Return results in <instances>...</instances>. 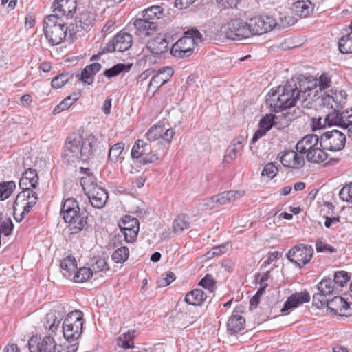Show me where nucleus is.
Here are the masks:
<instances>
[{"label": "nucleus", "mask_w": 352, "mask_h": 352, "mask_svg": "<svg viewBox=\"0 0 352 352\" xmlns=\"http://www.w3.org/2000/svg\"><path fill=\"white\" fill-rule=\"evenodd\" d=\"M163 9L160 6H154L146 9L144 12L143 16L146 19L155 21L162 17Z\"/></svg>", "instance_id": "nucleus-42"}, {"label": "nucleus", "mask_w": 352, "mask_h": 352, "mask_svg": "<svg viewBox=\"0 0 352 352\" xmlns=\"http://www.w3.org/2000/svg\"><path fill=\"white\" fill-rule=\"evenodd\" d=\"M185 34L191 40L194 45L204 41L202 34L197 29H190L185 32Z\"/></svg>", "instance_id": "nucleus-61"}, {"label": "nucleus", "mask_w": 352, "mask_h": 352, "mask_svg": "<svg viewBox=\"0 0 352 352\" xmlns=\"http://www.w3.org/2000/svg\"><path fill=\"white\" fill-rule=\"evenodd\" d=\"M314 5L309 0H298L292 7V13L301 18H305L314 11Z\"/></svg>", "instance_id": "nucleus-28"}, {"label": "nucleus", "mask_w": 352, "mask_h": 352, "mask_svg": "<svg viewBox=\"0 0 352 352\" xmlns=\"http://www.w3.org/2000/svg\"><path fill=\"white\" fill-rule=\"evenodd\" d=\"M194 48L192 40L185 34L172 46L170 53L176 58H186L192 54Z\"/></svg>", "instance_id": "nucleus-14"}, {"label": "nucleus", "mask_w": 352, "mask_h": 352, "mask_svg": "<svg viewBox=\"0 0 352 352\" xmlns=\"http://www.w3.org/2000/svg\"><path fill=\"white\" fill-rule=\"evenodd\" d=\"M95 17L94 14L89 11H83L75 20V23L69 26V36L73 38L80 31H89L94 24Z\"/></svg>", "instance_id": "nucleus-11"}, {"label": "nucleus", "mask_w": 352, "mask_h": 352, "mask_svg": "<svg viewBox=\"0 0 352 352\" xmlns=\"http://www.w3.org/2000/svg\"><path fill=\"white\" fill-rule=\"evenodd\" d=\"M66 313L65 307L61 304H57L46 314L44 327L45 329L54 333Z\"/></svg>", "instance_id": "nucleus-13"}, {"label": "nucleus", "mask_w": 352, "mask_h": 352, "mask_svg": "<svg viewBox=\"0 0 352 352\" xmlns=\"http://www.w3.org/2000/svg\"><path fill=\"white\" fill-rule=\"evenodd\" d=\"M55 14L72 16L77 8L76 0H55L53 3Z\"/></svg>", "instance_id": "nucleus-21"}, {"label": "nucleus", "mask_w": 352, "mask_h": 352, "mask_svg": "<svg viewBox=\"0 0 352 352\" xmlns=\"http://www.w3.org/2000/svg\"><path fill=\"white\" fill-rule=\"evenodd\" d=\"M199 285L206 289L210 293H212L215 288V282L212 276L207 274L203 278L199 283Z\"/></svg>", "instance_id": "nucleus-58"}, {"label": "nucleus", "mask_w": 352, "mask_h": 352, "mask_svg": "<svg viewBox=\"0 0 352 352\" xmlns=\"http://www.w3.org/2000/svg\"><path fill=\"white\" fill-rule=\"evenodd\" d=\"M151 144H147L142 140H138L133 145L131 150V157L140 160L142 158L145 153L149 151Z\"/></svg>", "instance_id": "nucleus-34"}, {"label": "nucleus", "mask_w": 352, "mask_h": 352, "mask_svg": "<svg viewBox=\"0 0 352 352\" xmlns=\"http://www.w3.org/2000/svg\"><path fill=\"white\" fill-rule=\"evenodd\" d=\"M124 236V240L126 243H132L136 240L139 228H132L126 230H121Z\"/></svg>", "instance_id": "nucleus-64"}, {"label": "nucleus", "mask_w": 352, "mask_h": 352, "mask_svg": "<svg viewBox=\"0 0 352 352\" xmlns=\"http://www.w3.org/2000/svg\"><path fill=\"white\" fill-rule=\"evenodd\" d=\"M133 26L135 29V33L140 37L144 38L156 30L157 24L155 21H151L144 18L136 19L133 23Z\"/></svg>", "instance_id": "nucleus-26"}, {"label": "nucleus", "mask_w": 352, "mask_h": 352, "mask_svg": "<svg viewBox=\"0 0 352 352\" xmlns=\"http://www.w3.org/2000/svg\"><path fill=\"white\" fill-rule=\"evenodd\" d=\"M157 160V153L156 152H153L151 148L150 151L146 152L142 158L140 160V163L142 164H147L148 163H153Z\"/></svg>", "instance_id": "nucleus-63"}, {"label": "nucleus", "mask_w": 352, "mask_h": 352, "mask_svg": "<svg viewBox=\"0 0 352 352\" xmlns=\"http://www.w3.org/2000/svg\"><path fill=\"white\" fill-rule=\"evenodd\" d=\"M83 323V313L81 311L74 310L67 314L62 327L64 338L67 341L78 340L82 333Z\"/></svg>", "instance_id": "nucleus-4"}, {"label": "nucleus", "mask_w": 352, "mask_h": 352, "mask_svg": "<svg viewBox=\"0 0 352 352\" xmlns=\"http://www.w3.org/2000/svg\"><path fill=\"white\" fill-rule=\"evenodd\" d=\"M338 109H331L325 115L326 120L328 121V126H338L343 128V111L340 112Z\"/></svg>", "instance_id": "nucleus-37"}, {"label": "nucleus", "mask_w": 352, "mask_h": 352, "mask_svg": "<svg viewBox=\"0 0 352 352\" xmlns=\"http://www.w3.org/2000/svg\"><path fill=\"white\" fill-rule=\"evenodd\" d=\"M163 126L154 125L146 133V136L149 141H155L161 139Z\"/></svg>", "instance_id": "nucleus-51"}, {"label": "nucleus", "mask_w": 352, "mask_h": 352, "mask_svg": "<svg viewBox=\"0 0 352 352\" xmlns=\"http://www.w3.org/2000/svg\"><path fill=\"white\" fill-rule=\"evenodd\" d=\"M93 275V272L91 268L81 267L80 268L74 276V280L76 283H82L87 281Z\"/></svg>", "instance_id": "nucleus-46"}, {"label": "nucleus", "mask_w": 352, "mask_h": 352, "mask_svg": "<svg viewBox=\"0 0 352 352\" xmlns=\"http://www.w3.org/2000/svg\"><path fill=\"white\" fill-rule=\"evenodd\" d=\"M80 211L78 202L72 199H67L62 206L60 214L65 221L72 220L73 217L76 215V212Z\"/></svg>", "instance_id": "nucleus-29"}, {"label": "nucleus", "mask_w": 352, "mask_h": 352, "mask_svg": "<svg viewBox=\"0 0 352 352\" xmlns=\"http://www.w3.org/2000/svg\"><path fill=\"white\" fill-rule=\"evenodd\" d=\"M78 100V96L77 94L74 93L63 99L54 109L53 113L54 114L58 113L65 109H67L72 104Z\"/></svg>", "instance_id": "nucleus-40"}, {"label": "nucleus", "mask_w": 352, "mask_h": 352, "mask_svg": "<svg viewBox=\"0 0 352 352\" xmlns=\"http://www.w3.org/2000/svg\"><path fill=\"white\" fill-rule=\"evenodd\" d=\"M43 31L46 38L52 45L61 43L69 34V26L57 14H50L44 20Z\"/></svg>", "instance_id": "nucleus-3"}, {"label": "nucleus", "mask_w": 352, "mask_h": 352, "mask_svg": "<svg viewBox=\"0 0 352 352\" xmlns=\"http://www.w3.org/2000/svg\"><path fill=\"white\" fill-rule=\"evenodd\" d=\"M309 300L310 296L308 292H296L287 298L280 311L281 312L287 311L289 309L296 308L300 305L309 302Z\"/></svg>", "instance_id": "nucleus-24"}, {"label": "nucleus", "mask_w": 352, "mask_h": 352, "mask_svg": "<svg viewBox=\"0 0 352 352\" xmlns=\"http://www.w3.org/2000/svg\"><path fill=\"white\" fill-rule=\"evenodd\" d=\"M318 289L322 294L330 295L334 289V283L331 279H322L318 285Z\"/></svg>", "instance_id": "nucleus-50"}, {"label": "nucleus", "mask_w": 352, "mask_h": 352, "mask_svg": "<svg viewBox=\"0 0 352 352\" xmlns=\"http://www.w3.org/2000/svg\"><path fill=\"white\" fill-rule=\"evenodd\" d=\"M207 294L201 289L189 292L185 297V301L192 305H201L206 299Z\"/></svg>", "instance_id": "nucleus-32"}, {"label": "nucleus", "mask_w": 352, "mask_h": 352, "mask_svg": "<svg viewBox=\"0 0 352 352\" xmlns=\"http://www.w3.org/2000/svg\"><path fill=\"white\" fill-rule=\"evenodd\" d=\"M245 319L239 314H232L227 322L228 331L231 334H236L244 329Z\"/></svg>", "instance_id": "nucleus-31"}, {"label": "nucleus", "mask_w": 352, "mask_h": 352, "mask_svg": "<svg viewBox=\"0 0 352 352\" xmlns=\"http://www.w3.org/2000/svg\"><path fill=\"white\" fill-rule=\"evenodd\" d=\"M318 100H319V105L333 109V98L331 94L327 93L322 94L318 98Z\"/></svg>", "instance_id": "nucleus-54"}, {"label": "nucleus", "mask_w": 352, "mask_h": 352, "mask_svg": "<svg viewBox=\"0 0 352 352\" xmlns=\"http://www.w3.org/2000/svg\"><path fill=\"white\" fill-rule=\"evenodd\" d=\"M69 74L63 73L52 79L51 85L54 89H59L64 86L69 81Z\"/></svg>", "instance_id": "nucleus-52"}, {"label": "nucleus", "mask_w": 352, "mask_h": 352, "mask_svg": "<svg viewBox=\"0 0 352 352\" xmlns=\"http://www.w3.org/2000/svg\"><path fill=\"white\" fill-rule=\"evenodd\" d=\"M307 85H305V82H302L303 89L307 91V94H310V91L313 90L314 87L315 88L318 87L320 91L324 90L329 88L331 86V78L327 74H322L318 78L314 81H309L306 82Z\"/></svg>", "instance_id": "nucleus-27"}, {"label": "nucleus", "mask_w": 352, "mask_h": 352, "mask_svg": "<svg viewBox=\"0 0 352 352\" xmlns=\"http://www.w3.org/2000/svg\"><path fill=\"white\" fill-rule=\"evenodd\" d=\"M316 146H322L320 133L307 135L297 143L296 148L297 152L301 154H307L311 149Z\"/></svg>", "instance_id": "nucleus-19"}, {"label": "nucleus", "mask_w": 352, "mask_h": 352, "mask_svg": "<svg viewBox=\"0 0 352 352\" xmlns=\"http://www.w3.org/2000/svg\"><path fill=\"white\" fill-rule=\"evenodd\" d=\"M129 250L127 247L122 246L115 250L112 255V260L116 263H124L129 257Z\"/></svg>", "instance_id": "nucleus-43"}, {"label": "nucleus", "mask_w": 352, "mask_h": 352, "mask_svg": "<svg viewBox=\"0 0 352 352\" xmlns=\"http://www.w3.org/2000/svg\"><path fill=\"white\" fill-rule=\"evenodd\" d=\"M343 128L348 129L349 135L352 133V109L343 111Z\"/></svg>", "instance_id": "nucleus-57"}, {"label": "nucleus", "mask_w": 352, "mask_h": 352, "mask_svg": "<svg viewBox=\"0 0 352 352\" xmlns=\"http://www.w3.org/2000/svg\"><path fill=\"white\" fill-rule=\"evenodd\" d=\"M173 74V70L170 67H166L160 69L157 74L152 77L148 85L147 92L148 93L153 89L152 94L153 95L157 89L170 80Z\"/></svg>", "instance_id": "nucleus-17"}, {"label": "nucleus", "mask_w": 352, "mask_h": 352, "mask_svg": "<svg viewBox=\"0 0 352 352\" xmlns=\"http://www.w3.org/2000/svg\"><path fill=\"white\" fill-rule=\"evenodd\" d=\"M303 154L289 150L283 153L280 157V162L285 167L298 169L302 168L305 164Z\"/></svg>", "instance_id": "nucleus-18"}, {"label": "nucleus", "mask_w": 352, "mask_h": 352, "mask_svg": "<svg viewBox=\"0 0 352 352\" xmlns=\"http://www.w3.org/2000/svg\"><path fill=\"white\" fill-rule=\"evenodd\" d=\"M278 169L274 163H268L265 166L261 173L263 176H266L270 179H273L278 173Z\"/></svg>", "instance_id": "nucleus-56"}, {"label": "nucleus", "mask_w": 352, "mask_h": 352, "mask_svg": "<svg viewBox=\"0 0 352 352\" xmlns=\"http://www.w3.org/2000/svg\"><path fill=\"white\" fill-rule=\"evenodd\" d=\"M14 225L10 217L3 212L0 213V237L10 236L13 230Z\"/></svg>", "instance_id": "nucleus-35"}, {"label": "nucleus", "mask_w": 352, "mask_h": 352, "mask_svg": "<svg viewBox=\"0 0 352 352\" xmlns=\"http://www.w3.org/2000/svg\"><path fill=\"white\" fill-rule=\"evenodd\" d=\"M131 67V65H125L124 63H118L113 67L106 69L104 72V75L109 78H113L115 76H117L118 74H120L122 72H127L129 71Z\"/></svg>", "instance_id": "nucleus-41"}, {"label": "nucleus", "mask_w": 352, "mask_h": 352, "mask_svg": "<svg viewBox=\"0 0 352 352\" xmlns=\"http://www.w3.org/2000/svg\"><path fill=\"white\" fill-rule=\"evenodd\" d=\"M87 218L88 215L86 212H80L78 211L71 221L67 219L65 221L69 224L68 227L72 234H76L87 228Z\"/></svg>", "instance_id": "nucleus-25"}, {"label": "nucleus", "mask_w": 352, "mask_h": 352, "mask_svg": "<svg viewBox=\"0 0 352 352\" xmlns=\"http://www.w3.org/2000/svg\"><path fill=\"white\" fill-rule=\"evenodd\" d=\"M324 150L322 146H316L311 149L307 154V160L314 163L324 162L327 159V154L324 152Z\"/></svg>", "instance_id": "nucleus-36"}, {"label": "nucleus", "mask_w": 352, "mask_h": 352, "mask_svg": "<svg viewBox=\"0 0 352 352\" xmlns=\"http://www.w3.org/2000/svg\"><path fill=\"white\" fill-rule=\"evenodd\" d=\"M244 192L241 191H226L222 193L218 194L212 197L206 203V206L210 208L213 209L217 208L219 206L227 204L238 198L241 197Z\"/></svg>", "instance_id": "nucleus-15"}, {"label": "nucleus", "mask_w": 352, "mask_h": 352, "mask_svg": "<svg viewBox=\"0 0 352 352\" xmlns=\"http://www.w3.org/2000/svg\"><path fill=\"white\" fill-rule=\"evenodd\" d=\"M139 221L135 217L125 216L123 217L122 223L119 225L121 230H126L132 228H139Z\"/></svg>", "instance_id": "nucleus-49"}, {"label": "nucleus", "mask_w": 352, "mask_h": 352, "mask_svg": "<svg viewBox=\"0 0 352 352\" xmlns=\"http://www.w3.org/2000/svg\"><path fill=\"white\" fill-rule=\"evenodd\" d=\"M37 195L34 191H21L14 201L15 207L21 210L22 214L26 215L36 204Z\"/></svg>", "instance_id": "nucleus-16"}, {"label": "nucleus", "mask_w": 352, "mask_h": 352, "mask_svg": "<svg viewBox=\"0 0 352 352\" xmlns=\"http://www.w3.org/2000/svg\"><path fill=\"white\" fill-rule=\"evenodd\" d=\"M320 140L323 149L336 152L344 148L346 135L338 130L328 131L320 133Z\"/></svg>", "instance_id": "nucleus-5"}, {"label": "nucleus", "mask_w": 352, "mask_h": 352, "mask_svg": "<svg viewBox=\"0 0 352 352\" xmlns=\"http://www.w3.org/2000/svg\"><path fill=\"white\" fill-rule=\"evenodd\" d=\"M30 352H55L56 343L52 335L45 336L43 338L32 336L28 342Z\"/></svg>", "instance_id": "nucleus-12"}, {"label": "nucleus", "mask_w": 352, "mask_h": 352, "mask_svg": "<svg viewBox=\"0 0 352 352\" xmlns=\"http://www.w3.org/2000/svg\"><path fill=\"white\" fill-rule=\"evenodd\" d=\"M147 50L154 55H160L169 50V41L164 35H159L148 41Z\"/></svg>", "instance_id": "nucleus-20"}, {"label": "nucleus", "mask_w": 352, "mask_h": 352, "mask_svg": "<svg viewBox=\"0 0 352 352\" xmlns=\"http://www.w3.org/2000/svg\"><path fill=\"white\" fill-rule=\"evenodd\" d=\"M98 146L95 136L89 135L85 139L80 135L69 136L65 143L63 160L68 164L80 160L88 162L93 159Z\"/></svg>", "instance_id": "nucleus-2"}, {"label": "nucleus", "mask_w": 352, "mask_h": 352, "mask_svg": "<svg viewBox=\"0 0 352 352\" xmlns=\"http://www.w3.org/2000/svg\"><path fill=\"white\" fill-rule=\"evenodd\" d=\"M226 36L230 40H241L250 37L247 22L240 19L230 21L227 24Z\"/></svg>", "instance_id": "nucleus-10"}, {"label": "nucleus", "mask_w": 352, "mask_h": 352, "mask_svg": "<svg viewBox=\"0 0 352 352\" xmlns=\"http://www.w3.org/2000/svg\"><path fill=\"white\" fill-rule=\"evenodd\" d=\"M101 65L94 63L87 65L81 72L80 79L87 85H91L94 81V76L100 70Z\"/></svg>", "instance_id": "nucleus-30"}, {"label": "nucleus", "mask_w": 352, "mask_h": 352, "mask_svg": "<svg viewBox=\"0 0 352 352\" xmlns=\"http://www.w3.org/2000/svg\"><path fill=\"white\" fill-rule=\"evenodd\" d=\"M239 151L236 149L235 145H230L227 150L226 153L224 155L223 162L225 163H230L236 158V153Z\"/></svg>", "instance_id": "nucleus-60"}, {"label": "nucleus", "mask_w": 352, "mask_h": 352, "mask_svg": "<svg viewBox=\"0 0 352 352\" xmlns=\"http://www.w3.org/2000/svg\"><path fill=\"white\" fill-rule=\"evenodd\" d=\"M331 96L333 98V109H339L346 102V91H331Z\"/></svg>", "instance_id": "nucleus-47"}, {"label": "nucleus", "mask_w": 352, "mask_h": 352, "mask_svg": "<svg viewBox=\"0 0 352 352\" xmlns=\"http://www.w3.org/2000/svg\"><path fill=\"white\" fill-rule=\"evenodd\" d=\"M38 181V177L36 170L29 168L23 173L19 181V186L22 191H33L32 189L36 187Z\"/></svg>", "instance_id": "nucleus-23"}, {"label": "nucleus", "mask_w": 352, "mask_h": 352, "mask_svg": "<svg viewBox=\"0 0 352 352\" xmlns=\"http://www.w3.org/2000/svg\"><path fill=\"white\" fill-rule=\"evenodd\" d=\"M297 85L296 80H288L277 91L269 93L265 102L272 111L278 112L294 107L298 100H306L309 94L303 89L301 82Z\"/></svg>", "instance_id": "nucleus-1"}, {"label": "nucleus", "mask_w": 352, "mask_h": 352, "mask_svg": "<svg viewBox=\"0 0 352 352\" xmlns=\"http://www.w3.org/2000/svg\"><path fill=\"white\" fill-rule=\"evenodd\" d=\"M124 149V144L119 142L112 146L109 151V159L112 162H116Z\"/></svg>", "instance_id": "nucleus-48"}, {"label": "nucleus", "mask_w": 352, "mask_h": 352, "mask_svg": "<svg viewBox=\"0 0 352 352\" xmlns=\"http://www.w3.org/2000/svg\"><path fill=\"white\" fill-rule=\"evenodd\" d=\"M132 43V35L126 32L120 31L102 48L100 54L116 51L123 52L130 49Z\"/></svg>", "instance_id": "nucleus-9"}, {"label": "nucleus", "mask_w": 352, "mask_h": 352, "mask_svg": "<svg viewBox=\"0 0 352 352\" xmlns=\"http://www.w3.org/2000/svg\"><path fill=\"white\" fill-rule=\"evenodd\" d=\"M135 331H129L127 333L122 334L118 339L117 344L120 347L124 349H131L133 346V338L135 337Z\"/></svg>", "instance_id": "nucleus-39"}, {"label": "nucleus", "mask_w": 352, "mask_h": 352, "mask_svg": "<svg viewBox=\"0 0 352 352\" xmlns=\"http://www.w3.org/2000/svg\"><path fill=\"white\" fill-rule=\"evenodd\" d=\"M190 223L184 214L178 215L173 223V229L175 232H181L189 228Z\"/></svg>", "instance_id": "nucleus-44"}, {"label": "nucleus", "mask_w": 352, "mask_h": 352, "mask_svg": "<svg viewBox=\"0 0 352 352\" xmlns=\"http://www.w3.org/2000/svg\"><path fill=\"white\" fill-rule=\"evenodd\" d=\"M82 186L85 191H87L90 203L96 208H102L108 199V194L104 188L98 186L96 184L91 182L86 184L85 178L81 179Z\"/></svg>", "instance_id": "nucleus-6"}, {"label": "nucleus", "mask_w": 352, "mask_h": 352, "mask_svg": "<svg viewBox=\"0 0 352 352\" xmlns=\"http://www.w3.org/2000/svg\"><path fill=\"white\" fill-rule=\"evenodd\" d=\"M340 198L344 201H352V183L344 186L339 192Z\"/></svg>", "instance_id": "nucleus-59"}, {"label": "nucleus", "mask_w": 352, "mask_h": 352, "mask_svg": "<svg viewBox=\"0 0 352 352\" xmlns=\"http://www.w3.org/2000/svg\"><path fill=\"white\" fill-rule=\"evenodd\" d=\"M60 266L64 276L69 278L77 268L76 258L72 256H68L61 261Z\"/></svg>", "instance_id": "nucleus-33"}, {"label": "nucleus", "mask_w": 352, "mask_h": 352, "mask_svg": "<svg viewBox=\"0 0 352 352\" xmlns=\"http://www.w3.org/2000/svg\"><path fill=\"white\" fill-rule=\"evenodd\" d=\"M15 188L16 185L14 182H8L0 184V200L3 201L8 199L11 195Z\"/></svg>", "instance_id": "nucleus-45"}, {"label": "nucleus", "mask_w": 352, "mask_h": 352, "mask_svg": "<svg viewBox=\"0 0 352 352\" xmlns=\"http://www.w3.org/2000/svg\"><path fill=\"white\" fill-rule=\"evenodd\" d=\"M314 250L311 245L298 244L287 253L288 260L298 267L302 268L312 258Z\"/></svg>", "instance_id": "nucleus-7"}, {"label": "nucleus", "mask_w": 352, "mask_h": 352, "mask_svg": "<svg viewBox=\"0 0 352 352\" xmlns=\"http://www.w3.org/2000/svg\"><path fill=\"white\" fill-rule=\"evenodd\" d=\"M313 131H320L328 126V121L326 120V116H319L311 119Z\"/></svg>", "instance_id": "nucleus-55"}, {"label": "nucleus", "mask_w": 352, "mask_h": 352, "mask_svg": "<svg viewBox=\"0 0 352 352\" xmlns=\"http://www.w3.org/2000/svg\"><path fill=\"white\" fill-rule=\"evenodd\" d=\"M349 279L348 273L344 271L337 272L334 274V280L333 281L335 283L338 284L340 287H344V283H346Z\"/></svg>", "instance_id": "nucleus-62"}, {"label": "nucleus", "mask_w": 352, "mask_h": 352, "mask_svg": "<svg viewBox=\"0 0 352 352\" xmlns=\"http://www.w3.org/2000/svg\"><path fill=\"white\" fill-rule=\"evenodd\" d=\"M272 126L275 127V123L273 119V114H267L259 122V127L263 129L265 131H270Z\"/></svg>", "instance_id": "nucleus-53"}, {"label": "nucleus", "mask_w": 352, "mask_h": 352, "mask_svg": "<svg viewBox=\"0 0 352 352\" xmlns=\"http://www.w3.org/2000/svg\"><path fill=\"white\" fill-rule=\"evenodd\" d=\"M250 30V36L259 35L271 31L276 27V19L267 15L257 16L250 19L247 21Z\"/></svg>", "instance_id": "nucleus-8"}, {"label": "nucleus", "mask_w": 352, "mask_h": 352, "mask_svg": "<svg viewBox=\"0 0 352 352\" xmlns=\"http://www.w3.org/2000/svg\"><path fill=\"white\" fill-rule=\"evenodd\" d=\"M301 111L299 109H294L292 111L281 113L278 115L273 114V119L275 123V127L279 130L287 127L291 122L300 117Z\"/></svg>", "instance_id": "nucleus-22"}, {"label": "nucleus", "mask_w": 352, "mask_h": 352, "mask_svg": "<svg viewBox=\"0 0 352 352\" xmlns=\"http://www.w3.org/2000/svg\"><path fill=\"white\" fill-rule=\"evenodd\" d=\"M338 48L342 54L352 53V32L339 39Z\"/></svg>", "instance_id": "nucleus-38"}]
</instances>
